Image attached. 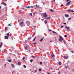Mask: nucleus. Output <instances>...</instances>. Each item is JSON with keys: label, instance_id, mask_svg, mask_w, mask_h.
<instances>
[{"label": "nucleus", "instance_id": "1", "mask_svg": "<svg viewBox=\"0 0 74 74\" xmlns=\"http://www.w3.org/2000/svg\"><path fill=\"white\" fill-rule=\"evenodd\" d=\"M43 16L44 18H46L48 16V15L46 12H45L43 13Z\"/></svg>", "mask_w": 74, "mask_h": 74}, {"label": "nucleus", "instance_id": "2", "mask_svg": "<svg viewBox=\"0 0 74 74\" xmlns=\"http://www.w3.org/2000/svg\"><path fill=\"white\" fill-rule=\"evenodd\" d=\"M26 23L27 24V25L29 26L30 24V23L29 21H27L26 22Z\"/></svg>", "mask_w": 74, "mask_h": 74}, {"label": "nucleus", "instance_id": "3", "mask_svg": "<svg viewBox=\"0 0 74 74\" xmlns=\"http://www.w3.org/2000/svg\"><path fill=\"white\" fill-rule=\"evenodd\" d=\"M64 58L65 59H67L68 58V56H64Z\"/></svg>", "mask_w": 74, "mask_h": 74}, {"label": "nucleus", "instance_id": "4", "mask_svg": "<svg viewBox=\"0 0 74 74\" xmlns=\"http://www.w3.org/2000/svg\"><path fill=\"white\" fill-rule=\"evenodd\" d=\"M70 3L71 1L69 2L66 4V6H68L70 4Z\"/></svg>", "mask_w": 74, "mask_h": 74}, {"label": "nucleus", "instance_id": "5", "mask_svg": "<svg viewBox=\"0 0 74 74\" xmlns=\"http://www.w3.org/2000/svg\"><path fill=\"white\" fill-rule=\"evenodd\" d=\"M50 18H51V16L49 17L48 18L46 17V20H47L48 19H50Z\"/></svg>", "mask_w": 74, "mask_h": 74}, {"label": "nucleus", "instance_id": "6", "mask_svg": "<svg viewBox=\"0 0 74 74\" xmlns=\"http://www.w3.org/2000/svg\"><path fill=\"white\" fill-rule=\"evenodd\" d=\"M3 44V42H1V44L0 45V47H1L2 46Z\"/></svg>", "mask_w": 74, "mask_h": 74}, {"label": "nucleus", "instance_id": "7", "mask_svg": "<svg viewBox=\"0 0 74 74\" xmlns=\"http://www.w3.org/2000/svg\"><path fill=\"white\" fill-rule=\"evenodd\" d=\"M2 3L3 5H4L5 6H6V4L5 3L2 2Z\"/></svg>", "mask_w": 74, "mask_h": 74}, {"label": "nucleus", "instance_id": "8", "mask_svg": "<svg viewBox=\"0 0 74 74\" xmlns=\"http://www.w3.org/2000/svg\"><path fill=\"white\" fill-rule=\"evenodd\" d=\"M11 66H12V67L13 68H14V64H11Z\"/></svg>", "mask_w": 74, "mask_h": 74}, {"label": "nucleus", "instance_id": "9", "mask_svg": "<svg viewBox=\"0 0 74 74\" xmlns=\"http://www.w3.org/2000/svg\"><path fill=\"white\" fill-rule=\"evenodd\" d=\"M62 40H64L63 39H59V40L61 42H62Z\"/></svg>", "mask_w": 74, "mask_h": 74}, {"label": "nucleus", "instance_id": "10", "mask_svg": "<svg viewBox=\"0 0 74 74\" xmlns=\"http://www.w3.org/2000/svg\"><path fill=\"white\" fill-rule=\"evenodd\" d=\"M23 23H24V22L22 21L20 23V25H22L23 24Z\"/></svg>", "mask_w": 74, "mask_h": 74}, {"label": "nucleus", "instance_id": "11", "mask_svg": "<svg viewBox=\"0 0 74 74\" xmlns=\"http://www.w3.org/2000/svg\"><path fill=\"white\" fill-rule=\"evenodd\" d=\"M5 38L6 39H8V36H5Z\"/></svg>", "mask_w": 74, "mask_h": 74}, {"label": "nucleus", "instance_id": "12", "mask_svg": "<svg viewBox=\"0 0 74 74\" xmlns=\"http://www.w3.org/2000/svg\"><path fill=\"white\" fill-rule=\"evenodd\" d=\"M26 7L27 8H30V6H27Z\"/></svg>", "mask_w": 74, "mask_h": 74}, {"label": "nucleus", "instance_id": "13", "mask_svg": "<svg viewBox=\"0 0 74 74\" xmlns=\"http://www.w3.org/2000/svg\"><path fill=\"white\" fill-rule=\"evenodd\" d=\"M18 65H21V62H18Z\"/></svg>", "mask_w": 74, "mask_h": 74}, {"label": "nucleus", "instance_id": "14", "mask_svg": "<svg viewBox=\"0 0 74 74\" xmlns=\"http://www.w3.org/2000/svg\"><path fill=\"white\" fill-rule=\"evenodd\" d=\"M44 38V37H43L42 38V39H40V42H41V41H42V40H43V38Z\"/></svg>", "mask_w": 74, "mask_h": 74}, {"label": "nucleus", "instance_id": "15", "mask_svg": "<svg viewBox=\"0 0 74 74\" xmlns=\"http://www.w3.org/2000/svg\"><path fill=\"white\" fill-rule=\"evenodd\" d=\"M67 11L69 12H70L71 11V10L70 9H69L67 10Z\"/></svg>", "mask_w": 74, "mask_h": 74}, {"label": "nucleus", "instance_id": "16", "mask_svg": "<svg viewBox=\"0 0 74 74\" xmlns=\"http://www.w3.org/2000/svg\"><path fill=\"white\" fill-rule=\"evenodd\" d=\"M50 11H51L52 12H53L54 11V10L52 9H50Z\"/></svg>", "mask_w": 74, "mask_h": 74}, {"label": "nucleus", "instance_id": "17", "mask_svg": "<svg viewBox=\"0 0 74 74\" xmlns=\"http://www.w3.org/2000/svg\"><path fill=\"white\" fill-rule=\"evenodd\" d=\"M9 33L10 32H9V33L7 34V36H9Z\"/></svg>", "mask_w": 74, "mask_h": 74}, {"label": "nucleus", "instance_id": "18", "mask_svg": "<svg viewBox=\"0 0 74 74\" xmlns=\"http://www.w3.org/2000/svg\"><path fill=\"white\" fill-rule=\"evenodd\" d=\"M69 16L68 14H66V15H65L66 17H68Z\"/></svg>", "mask_w": 74, "mask_h": 74}, {"label": "nucleus", "instance_id": "19", "mask_svg": "<svg viewBox=\"0 0 74 74\" xmlns=\"http://www.w3.org/2000/svg\"><path fill=\"white\" fill-rule=\"evenodd\" d=\"M34 7V6H30V8H32Z\"/></svg>", "mask_w": 74, "mask_h": 74}, {"label": "nucleus", "instance_id": "20", "mask_svg": "<svg viewBox=\"0 0 74 74\" xmlns=\"http://www.w3.org/2000/svg\"><path fill=\"white\" fill-rule=\"evenodd\" d=\"M51 57H52V58H54V55H53V54H52L51 55Z\"/></svg>", "mask_w": 74, "mask_h": 74}, {"label": "nucleus", "instance_id": "21", "mask_svg": "<svg viewBox=\"0 0 74 74\" xmlns=\"http://www.w3.org/2000/svg\"><path fill=\"white\" fill-rule=\"evenodd\" d=\"M59 37L60 38V39H63V38H62V37L61 36H60Z\"/></svg>", "mask_w": 74, "mask_h": 74}, {"label": "nucleus", "instance_id": "22", "mask_svg": "<svg viewBox=\"0 0 74 74\" xmlns=\"http://www.w3.org/2000/svg\"><path fill=\"white\" fill-rule=\"evenodd\" d=\"M36 37H35L34 38V39L33 40V41L34 42L35 41V39H36Z\"/></svg>", "mask_w": 74, "mask_h": 74}, {"label": "nucleus", "instance_id": "23", "mask_svg": "<svg viewBox=\"0 0 74 74\" xmlns=\"http://www.w3.org/2000/svg\"><path fill=\"white\" fill-rule=\"evenodd\" d=\"M58 64L59 65H61L62 64V63H61V62H59Z\"/></svg>", "mask_w": 74, "mask_h": 74}, {"label": "nucleus", "instance_id": "24", "mask_svg": "<svg viewBox=\"0 0 74 74\" xmlns=\"http://www.w3.org/2000/svg\"><path fill=\"white\" fill-rule=\"evenodd\" d=\"M63 41H64V44H66V42L65 40H63Z\"/></svg>", "mask_w": 74, "mask_h": 74}, {"label": "nucleus", "instance_id": "25", "mask_svg": "<svg viewBox=\"0 0 74 74\" xmlns=\"http://www.w3.org/2000/svg\"><path fill=\"white\" fill-rule=\"evenodd\" d=\"M70 12H74V11L73 10H71V11H70Z\"/></svg>", "mask_w": 74, "mask_h": 74}, {"label": "nucleus", "instance_id": "26", "mask_svg": "<svg viewBox=\"0 0 74 74\" xmlns=\"http://www.w3.org/2000/svg\"><path fill=\"white\" fill-rule=\"evenodd\" d=\"M44 22H45V24H46L47 23V21L46 20H45V21H44Z\"/></svg>", "mask_w": 74, "mask_h": 74}, {"label": "nucleus", "instance_id": "27", "mask_svg": "<svg viewBox=\"0 0 74 74\" xmlns=\"http://www.w3.org/2000/svg\"><path fill=\"white\" fill-rule=\"evenodd\" d=\"M33 60H31L30 61L31 62H33Z\"/></svg>", "mask_w": 74, "mask_h": 74}, {"label": "nucleus", "instance_id": "28", "mask_svg": "<svg viewBox=\"0 0 74 74\" xmlns=\"http://www.w3.org/2000/svg\"><path fill=\"white\" fill-rule=\"evenodd\" d=\"M36 44V42H34V43H32V44L33 45H35Z\"/></svg>", "mask_w": 74, "mask_h": 74}, {"label": "nucleus", "instance_id": "29", "mask_svg": "<svg viewBox=\"0 0 74 74\" xmlns=\"http://www.w3.org/2000/svg\"><path fill=\"white\" fill-rule=\"evenodd\" d=\"M64 37L65 38H67V35H64Z\"/></svg>", "mask_w": 74, "mask_h": 74}, {"label": "nucleus", "instance_id": "30", "mask_svg": "<svg viewBox=\"0 0 74 74\" xmlns=\"http://www.w3.org/2000/svg\"><path fill=\"white\" fill-rule=\"evenodd\" d=\"M25 49H28V47L27 46H26V47H25Z\"/></svg>", "mask_w": 74, "mask_h": 74}, {"label": "nucleus", "instance_id": "31", "mask_svg": "<svg viewBox=\"0 0 74 74\" xmlns=\"http://www.w3.org/2000/svg\"><path fill=\"white\" fill-rule=\"evenodd\" d=\"M69 28H70V27H69L67 28H66L67 30H69Z\"/></svg>", "mask_w": 74, "mask_h": 74}, {"label": "nucleus", "instance_id": "32", "mask_svg": "<svg viewBox=\"0 0 74 74\" xmlns=\"http://www.w3.org/2000/svg\"><path fill=\"white\" fill-rule=\"evenodd\" d=\"M5 31H6L7 30V28L6 27L5 28Z\"/></svg>", "mask_w": 74, "mask_h": 74}, {"label": "nucleus", "instance_id": "33", "mask_svg": "<svg viewBox=\"0 0 74 74\" xmlns=\"http://www.w3.org/2000/svg\"><path fill=\"white\" fill-rule=\"evenodd\" d=\"M58 73V74H60V73H61L60 71H59Z\"/></svg>", "mask_w": 74, "mask_h": 74}, {"label": "nucleus", "instance_id": "34", "mask_svg": "<svg viewBox=\"0 0 74 74\" xmlns=\"http://www.w3.org/2000/svg\"><path fill=\"white\" fill-rule=\"evenodd\" d=\"M23 66V67H24V68H26V66L25 65H24Z\"/></svg>", "mask_w": 74, "mask_h": 74}, {"label": "nucleus", "instance_id": "35", "mask_svg": "<svg viewBox=\"0 0 74 74\" xmlns=\"http://www.w3.org/2000/svg\"><path fill=\"white\" fill-rule=\"evenodd\" d=\"M8 62H11V60H8Z\"/></svg>", "mask_w": 74, "mask_h": 74}, {"label": "nucleus", "instance_id": "36", "mask_svg": "<svg viewBox=\"0 0 74 74\" xmlns=\"http://www.w3.org/2000/svg\"><path fill=\"white\" fill-rule=\"evenodd\" d=\"M30 15H31V16H32V13H30Z\"/></svg>", "mask_w": 74, "mask_h": 74}, {"label": "nucleus", "instance_id": "37", "mask_svg": "<svg viewBox=\"0 0 74 74\" xmlns=\"http://www.w3.org/2000/svg\"><path fill=\"white\" fill-rule=\"evenodd\" d=\"M10 36V38H12L13 36H11V35Z\"/></svg>", "mask_w": 74, "mask_h": 74}, {"label": "nucleus", "instance_id": "38", "mask_svg": "<svg viewBox=\"0 0 74 74\" xmlns=\"http://www.w3.org/2000/svg\"><path fill=\"white\" fill-rule=\"evenodd\" d=\"M8 26H11V24H10L8 25Z\"/></svg>", "mask_w": 74, "mask_h": 74}, {"label": "nucleus", "instance_id": "39", "mask_svg": "<svg viewBox=\"0 0 74 74\" xmlns=\"http://www.w3.org/2000/svg\"><path fill=\"white\" fill-rule=\"evenodd\" d=\"M71 17L69 18V20H71Z\"/></svg>", "mask_w": 74, "mask_h": 74}, {"label": "nucleus", "instance_id": "40", "mask_svg": "<svg viewBox=\"0 0 74 74\" xmlns=\"http://www.w3.org/2000/svg\"><path fill=\"white\" fill-rule=\"evenodd\" d=\"M71 52L72 53H74L73 51H71Z\"/></svg>", "mask_w": 74, "mask_h": 74}, {"label": "nucleus", "instance_id": "41", "mask_svg": "<svg viewBox=\"0 0 74 74\" xmlns=\"http://www.w3.org/2000/svg\"><path fill=\"white\" fill-rule=\"evenodd\" d=\"M42 3H43V4L44 5H45V3H44V2H42Z\"/></svg>", "mask_w": 74, "mask_h": 74}, {"label": "nucleus", "instance_id": "42", "mask_svg": "<svg viewBox=\"0 0 74 74\" xmlns=\"http://www.w3.org/2000/svg\"><path fill=\"white\" fill-rule=\"evenodd\" d=\"M14 71H13L12 72V74H14Z\"/></svg>", "mask_w": 74, "mask_h": 74}, {"label": "nucleus", "instance_id": "43", "mask_svg": "<svg viewBox=\"0 0 74 74\" xmlns=\"http://www.w3.org/2000/svg\"><path fill=\"white\" fill-rule=\"evenodd\" d=\"M63 6H64V5H63V4H61V6L62 7H63Z\"/></svg>", "mask_w": 74, "mask_h": 74}, {"label": "nucleus", "instance_id": "44", "mask_svg": "<svg viewBox=\"0 0 74 74\" xmlns=\"http://www.w3.org/2000/svg\"><path fill=\"white\" fill-rule=\"evenodd\" d=\"M64 25H66V23H64Z\"/></svg>", "mask_w": 74, "mask_h": 74}, {"label": "nucleus", "instance_id": "45", "mask_svg": "<svg viewBox=\"0 0 74 74\" xmlns=\"http://www.w3.org/2000/svg\"><path fill=\"white\" fill-rule=\"evenodd\" d=\"M25 59V57H23V60H24Z\"/></svg>", "mask_w": 74, "mask_h": 74}, {"label": "nucleus", "instance_id": "46", "mask_svg": "<svg viewBox=\"0 0 74 74\" xmlns=\"http://www.w3.org/2000/svg\"><path fill=\"white\" fill-rule=\"evenodd\" d=\"M65 28H67V26H65Z\"/></svg>", "mask_w": 74, "mask_h": 74}, {"label": "nucleus", "instance_id": "47", "mask_svg": "<svg viewBox=\"0 0 74 74\" xmlns=\"http://www.w3.org/2000/svg\"><path fill=\"white\" fill-rule=\"evenodd\" d=\"M40 64H42V62H40Z\"/></svg>", "mask_w": 74, "mask_h": 74}, {"label": "nucleus", "instance_id": "48", "mask_svg": "<svg viewBox=\"0 0 74 74\" xmlns=\"http://www.w3.org/2000/svg\"><path fill=\"white\" fill-rule=\"evenodd\" d=\"M49 31L50 32V31H51V29H49Z\"/></svg>", "mask_w": 74, "mask_h": 74}, {"label": "nucleus", "instance_id": "49", "mask_svg": "<svg viewBox=\"0 0 74 74\" xmlns=\"http://www.w3.org/2000/svg\"><path fill=\"white\" fill-rule=\"evenodd\" d=\"M47 73H48V74H50V73L49 72H47Z\"/></svg>", "mask_w": 74, "mask_h": 74}, {"label": "nucleus", "instance_id": "50", "mask_svg": "<svg viewBox=\"0 0 74 74\" xmlns=\"http://www.w3.org/2000/svg\"><path fill=\"white\" fill-rule=\"evenodd\" d=\"M39 71H41V69H39Z\"/></svg>", "mask_w": 74, "mask_h": 74}, {"label": "nucleus", "instance_id": "51", "mask_svg": "<svg viewBox=\"0 0 74 74\" xmlns=\"http://www.w3.org/2000/svg\"><path fill=\"white\" fill-rule=\"evenodd\" d=\"M63 27V26H61V28H62Z\"/></svg>", "mask_w": 74, "mask_h": 74}, {"label": "nucleus", "instance_id": "52", "mask_svg": "<svg viewBox=\"0 0 74 74\" xmlns=\"http://www.w3.org/2000/svg\"><path fill=\"white\" fill-rule=\"evenodd\" d=\"M21 10H19V12H20V13H21Z\"/></svg>", "mask_w": 74, "mask_h": 74}, {"label": "nucleus", "instance_id": "53", "mask_svg": "<svg viewBox=\"0 0 74 74\" xmlns=\"http://www.w3.org/2000/svg\"><path fill=\"white\" fill-rule=\"evenodd\" d=\"M65 67L66 69H67V66H65Z\"/></svg>", "mask_w": 74, "mask_h": 74}, {"label": "nucleus", "instance_id": "54", "mask_svg": "<svg viewBox=\"0 0 74 74\" xmlns=\"http://www.w3.org/2000/svg\"><path fill=\"white\" fill-rule=\"evenodd\" d=\"M3 53H4V54H5V53H5V52H3Z\"/></svg>", "mask_w": 74, "mask_h": 74}, {"label": "nucleus", "instance_id": "55", "mask_svg": "<svg viewBox=\"0 0 74 74\" xmlns=\"http://www.w3.org/2000/svg\"><path fill=\"white\" fill-rule=\"evenodd\" d=\"M55 32H54L53 31H52V32L53 33H55Z\"/></svg>", "mask_w": 74, "mask_h": 74}, {"label": "nucleus", "instance_id": "56", "mask_svg": "<svg viewBox=\"0 0 74 74\" xmlns=\"http://www.w3.org/2000/svg\"><path fill=\"white\" fill-rule=\"evenodd\" d=\"M70 0H66V1L68 2V1H69Z\"/></svg>", "mask_w": 74, "mask_h": 74}, {"label": "nucleus", "instance_id": "57", "mask_svg": "<svg viewBox=\"0 0 74 74\" xmlns=\"http://www.w3.org/2000/svg\"><path fill=\"white\" fill-rule=\"evenodd\" d=\"M25 42H27V40H25Z\"/></svg>", "mask_w": 74, "mask_h": 74}, {"label": "nucleus", "instance_id": "58", "mask_svg": "<svg viewBox=\"0 0 74 74\" xmlns=\"http://www.w3.org/2000/svg\"><path fill=\"white\" fill-rule=\"evenodd\" d=\"M36 7H38V5H37V4H36Z\"/></svg>", "mask_w": 74, "mask_h": 74}, {"label": "nucleus", "instance_id": "59", "mask_svg": "<svg viewBox=\"0 0 74 74\" xmlns=\"http://www.w3.org/2000/svg\"><path fill=\"white\" fill-rule=\"evenodd\" d=\"M32 58H34L35 57L33 56H32Z\"/></svg>", "mask_w": 74, "mask_h": 74}, {"label": "nucleus", "instance_id": "60", "mask_svg": "<svg viewBox=\"0 0 74 74\" xmlns=\"http://www.w3.org/2000/svg\"><path fill=\"white\" fill-rule=\"evenodd\" d=\"M54 33H55L56 34H57V33L56 32H55Z\"/></svg>", "mask_w": 74, "mask_h": 74}, {"label": "nucleus", "instance_id": "61", "mask_svg": "<svg viewBox=\"0 0 74 74\" xmlns=\"http://www.w3.org/2000/svg\"><path fill=\"white\" fill-rule=\"evenodd\" d=\"M28 38V39H31V38Z\"/></svg>", "mask_w": 74, "mask_h": 74}, {"label": "nucleus", "instance_id": "62", "mask_svg": "<svg viewBox=\"0 0 74 74\" xmlns=\"http://www.w3.org/2000/svg\"><path fill=\"white\" fill-rule=\"evenodd\" d=\"M37 72V70H36V71H35V72Z\"/></svg>", "mask_w": 74, "mask_h": 74}, {"label": "nucleus", "instance_id": "63", "mask_svg": "<svg viewBox=\"0 0 74 74\" xmlns=\"http://www.w3.org/2000/svg\"><path fill=\"white\" fill-rule=\"evenodd\" d=\"M34 34L35 35H36V34L35 33H34Z\"/></svg>", "mask_w": 74, "mask_h": 74}, {"label": "nucleus", "instance_id": "64", "mask_svg": "<svg viewBox=\"0 0 74 74\" xmlns=\"http://www.w3.org/2000/svg\"><path fill=\"white\" fill-rule=\"evenodd\" d=\"M58 51H59V49H58Z\"/></svg>", "mask_w": 74, "mask_h": 74}]
</instances>
